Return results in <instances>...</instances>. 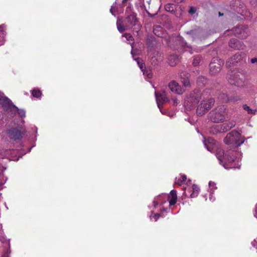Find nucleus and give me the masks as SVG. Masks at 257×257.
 Segmentation results:
<instances>
[{"label":"nucleus","mask_w":257,"mask_h":257,"mask_svg":"<svg viewBox=\"0 0 257 257\" xmlns=\"http://www.w3.org/2000/svg\"><path fill=\"white\" fill-rule=\"evenodd\" d=\"M240 138L241 135L237 131H233L228 133L224 139V142L227 145V147L225 151L218 149L216 152L217 158L220 160L223 158L228 162L241 160L242 154L236 149L244 142V140H241Z\"/></svg>","instance_id":"nucleus-1"},{"label":"nucleus","mask_w":257,"mask_h":257,"mask_svg":"<svg viewBox=\"0 0 257 257\" xmlns=\"http://www.w3.org/2000/svg\"><path fill=\"white\" fill-rule=\"evenodd\" d=\"M126 17L124 19L122 17H118L116 21L117 30L120 33L127 30L131 27L136 25L138 22L137 14L133 12L131 5L129 4L126 10Z\"/></svg>","instance_id":"nucleus-2"},{"label":"nucleus","mask_w":257,"mask_h":257,"mask_svg":"<svg viewBox=\"0 0 257 257\" xmlns=\"http://www.w3.org/2000/svg\"><path fill=\"white\" fill-rule=\"evenodd\" d=\"M227 107L225 105H218L209 113V117L212 121L218 123L225 120L227 118Z\"/></svg>","instance_id":"nucleus-3"},{"label":"nucleus","mask_w":257,"mask_h":257,"mask_svg":"<svg viewBox=\"0 0 257 257\" xmlns=\"http://www.w3.org/2000/svg\"><path fill=\"white\" fill-rule=\"evenodd\" d=\"M245 80V72L242 70L235 69L232 70L227 77V81L230 84L238 87L243 86Z\"/></svg>","instance_id":"nucleus-4"},{"label":"nucleus","mask_w":257,"mask_h":257,"mask_svg":"<svg viewBox=\"0 0 257 257\" xmlns=\"http://www.w3.org/2000/svg\"><path fill=\"white\" fill-rule=\"evenodd\" d=\"M207 93L208 91L206 90L204 91L203 92L198 90L192 91L186 96L184 102V105L190 109L194 108L196 104L202 99V96L205 95Z\"/></svg>","instance_id":"nucleus-5"},{"label":"nucleus","mask_w":257,"mask_h":257,"mask_svg":"<svg viewBox=\"0 0 257 257\" xmlns=\"http://www.w3.org/2000/svg\"><path fill=\"white\" fill-rule=\"evenodd\" d=\"M205 95L202 96L201 102L198 105L196 113L198 115H202L207 112L214 105L215 100L213 98L206 99Z\"/></svg>","instance_id":"nucleus-6"},{"label":"nucleus","mask_w":257,"mask_h":257,"mask_svg":"<svg viewBox=\"0 0 257 257\" xmlns=\"http://www.w3.org/2000/svg\"><path fill=\"white\" fill-rule=\"evenodd\" d=\"M235 125V122L233 121L226 122L222 124L214 125L211 128V133L216 135L218 133H223L230 130Z\"/></svg>","instance_id":"nucleus-7"},{"label":"nucleus","mask_w":257,"mask_h":257,"mask_svg":"<svg viewBox=\"0 0 257 257\" xmlns=\"http://www.w3.org/2000/svg\"><path fill=\"white\" fill-rule=\"evenodd\" d=\"M163 196H165L168 198V201L169 202V204L170 206H173L175 205L177 202V192L175 190H172L171 191L169 195H160L158 196L157 198H155V200L153 201L154 206L155 208L157 207V205L159 203H163L165 202H161V200L162 197Z\"/></svg>","instance_id":"nucleus-8"},{"label":"nucleus","mask_w":257,"mask_h":257,"mask_svg":"<svg viewBox=\"0 0 257 257\" xmlns=\"http://www.w3.org/2000/svg\"><path fill=\"white\" fill-rule=\"evenodd\" d=\"M155 96L156 99V101L157 103L158 107L160 109L161 112L163 114L164 113L161 110V108L162 107V104L170 102V99L167 95V94L166 91L162 90L160 92H155Z\"/></svg>","instance_id":"nucleus-9"},{"label":"nucleus","mask_w":257,"mask_h":257,"mask_svg":"<svg viewBox=\"0 0 257 257\" xmlns=\"http://www.w3.org/2000/svg\"><path fill=\"white\" fill-rule=\"evenodd\" d=\"M224 64V61L218 58H214L209 65L210 72L212 75L218 73Z\"/></svg>","instance_id":"nucleus-10"},{"label":"nucleus","mask_w":257,"mask_h":257,"mask_svg":"<svg viewBox=\"0 0 257 257\" xmlns=\"http://www.w3.org/2000/svg\"><path fill=\"white\" fill-rule=\"evenodd\" d=\"M0 104L6 110L16 112L17 107L13 104L12 101L4 94H0Z\"/></svg>","instance_id":"nucleus-11"},{"label":"nucleus","mask_w":257,"mask_h":257,"mask_svg":"<svg viewBox=\"0 0 257 257\" xmlns=\"http://www.w3.org/2000/svg\"><path fill=\"white\" fill-rule=\"evenodd\" d=\"M232 31L236 36L241 39L246 38L249 34L248 28L244 25L237 26Z\"/></svg>","instance_id":"nucleus-12"},{"label":"nucleus","mask_w":257,"mask_h":257,"mask_svg":"<svg viewBox=\"0 0 257 257\" xmlns=\"http://www.w3.org/2000/svg\"><path fill=\"white\" fill-rule=\"evenodd\" d=\"M25 130H20L15 128H11L7 131V135L9 138L14 141L20 140L25 134Z\"/></svg>","instance_id":"nucleus-13"},{"label":"nucleus","mask_w":257,"mask_h":257,"mask_svg":"<svg viewBox=\"0 0 257 257\" xmlns=\"http://www.w3.org/2000/svg\"><path fill=\"white\" fill-rule=\"evenodd\" d=\"M245 54L244 52H237L227 61L226 65L227 67H230L232 65H235L237 63L243 60V59H245Z\"/></svg>","instance_id":"nucleus-14"},{"label":"nucleus","mask_w":257,"mask_h":257,"mask_svg":"<svg viewBox=\"0 0 257 257\" xmlns=\"http://www.w3.org/2000/svg\"><path fill=\"white\" fill-rule=\"evenodd\" d=\"M121 4L119 0H116L115 3L111 7L110 12L112 15L115 16L117 14H121L123 11L124 6Z\"/></svg>","instance_id":"nucleus-15"},{"label":"nucleus","mask_w":257,"mask_h":257,"mask_svg":"<svg viewBox=\"0 0 257 257\" xmlns=\"http://www.w3.org/2000/svg\"><path fill=\"white\" fill-rule=\"evenodd\" d=\"M149 56L151 57L152 63L154 65L158 64V59H160L161 56L160 53L153 47H151L148 51Z\"/></svg>","instance_id":"nucleus-16"},{"label":"nucleus","mask_w":257,"mask_h":257,"mask_svg":"<svg viewBox=\"0 0 257 257\" xmlns=\"http://www.w3.org/2000/svg\"><path fill=\"white\" fill-rule=\"evenodd\" d=\"M169 87L170 90L178 94H182L184 91L185 89L179 85L175 81H172L169 84Z\"/></svg>","instance_id":"nucleus-17"},{"label":"nucleus","mask_w":257,"mask_h":257,"mask_svg":"<svg viewBox=\"0 0 257 257\" xmlns=\"http://www.w3.org/2000/svg\"><path fill=\"white\" fill-rule=\"evenodd\" d=\"M218 159L220 161V163H222V165L226 169L228 168H239L240 165L239 164V162L241 160H239L238 161L235 160V161L232 162H228L226 160H225L223 158H222L221 160H220L218 158Z\"/></svg>","instance_id":"nucleus-18"},{"label":"nucleus","mask_w":257,"mask_h":257,"mask_svg":"<svg viewBox=\"0 0 257 257\" xmlns=\"http://www.w3.org/2000/svg\"><path fill=\"white\" fill-rule=\"evenodd\" d=\"M228 44L230 47L235 50H243L245 47L242 42L235 38L230 39Z\"/></svg>","instance_id":"nucleus-19"},{"label":"nucleus","mask_w":257,"mask_h":257,"mask_svg":"<svg viewBox=\"0 0 257 257\" xmlns=\"http://www.w3.org/2000/svg\"><path fill=\"white\" fill-rule=\"evenodd\" d=\"M190 189V190H188L189 194H187L186 191L184 192L186 196L189 195L190 198H195L198 196L199 192V189L197 185L194 184Z\"/></svg>","instance_id":"nucleus-20"},{"label":"nucleus","mask_w":257,"mask_h":257,"mask_svg":"<svg viewBox=\"0 0 257 257\" xmlns=\"http://www.w3.org/2000/svg\"><path fill=\"white\" fill-rule=\"evenodd\" d=\"M5 27L4 25L0 26V45H4L5 43V38L6 35V33L4 30Z\"/></svg>","instance_id":"nucleus-21"},{"label":"nucleus","mask_w":257,"mask_h":257,"mask_svg":"<svg viewBox=\"0 0 257 257\" xmlns=\"http://www.w3.org/2000/svg\"><path fill=\"white\" fill-rule=\"evenodd\" d=\"M214 140L212 139H208L207 140H205L204 142V144L206 148V149L211 151L212 149V145L213 144Z\"/></svg>","instance_id":"nucleus-22"},{"label":"nucleus","mask_w":257,"mask_h":257,"mask_svg":"<svg viewBox=\"0 0 257 257\" xmlns=\"http://www.w3.org/2000/svg\"><path fill=\"white\" fill-rule=\"evenodd\" d=\"M122 37H125L128 43L131 44L133 47V45L134 43V39L132 35L129 33H125L122 35Z\"/></svg>","instance_id":"nucleus-23"},{"label":"nucleus","mask_w":257,"mask_h":257,"mask_svg":"<svg viewBox=\"0 0 257 257\" xmlns=\"http://www.w3.org/2000/svg\"><path fill=\"white\" fill-rule=\"evenodd\" d=\"M218 98L222 102H229V96L225 93L220 94Z\"/></svg>","instance_id":"nucleus-24"},{"label":"nucleus","mask_w":257,"mask_h":257,"mask_svg":"<svg viewBox=\"0 0 257 257\" xmlns=\"http://www.w3.org/2000/svg\"><path fill=\"white\" fill-rule=\"evenodd\" d=\"M31 94L33 97L38 98H40L42 95L41 91L38 89H34L31 90Z\"/></svg>","instance_id":"nucleus-25"},{"label":"nucleus","mask_w":257,"mask_h":257,"mask_svg":"<svg viewBox=\"0 0 257 257\" xmlns=\"http://www.w3.org/2000/svg\"><path fill=\"white\" fill-rule=\"evenodd\" d=\"M242 107L244 110L247 111L248 114H254L256 112V109L250 108V107L246 104L243 105Z\"/></svg>","instance_id":"nucleus-26"},{"label":"nucleus","mask_w":257,"mask_h":257,"mask_svg":"<svg viewBox=\"0 0 257 257\" xmlns=\"http://www.w3.org/2000/svg\"><path fill=\"white\" fill-rule=\"evenodd\" d=\"M12 112V115L11 116V117H13L15 114H16V112H18V113L19 114V115L21 117H25V113H26V112L24 110V109H18V108L17 107V110L15 112L14 111H11Z\"/></svg>","instance_id":"nucleus-27"},{"label":"nucleus","mask_w":257,"mask_h":257,"mask_svg":"<svg viewBox=\"0 0 257 257\" xmlns=\"http://www.w3.org/2000/svg\"><path fill=\"white\" fill-rule=\"evenodd\" d=\"M3 167L0 165V185H2L6 183V179L4 178L3 175Z\"/></svg>","instance_id":"nucleus-28"},{"label":"nucleus","mask_w":257,"mask_h":257,"mask_svg":"<svg viewBox=\"0 0 257 257\" xmlns=\"http://www.w3.org/2000/svg\"><path fill=\"white\" fill-rule=\"evenodd\" d=\"M241 99L238 95H232L229 96V102H235Z\"/></svg>","instance_id":"nucleus-29"},{"label":"nucleus","mask_w":257,"mask_h":257,"mask_svg":"<svg viewBox=\"0 0 257 257\" xmlns=\"http://www.w3.org/2000/svg\"><path fill=\"white\" fill-rule=\"evenodd\" d=\"M169 60L170 61V65L171 66H174L176 64V61H178V59L176 56L172 55L170 57Z\"/></svg>","instance_id":"nucleus-30"},{"label":"nucleus","mask_w":257,"mask_h":257,"mask_svg":"<svg viewBox=\"0 0 257 257\" xmlns=\"http://www.w3.org/2000/svg\"><path fill=\"white\" fill-rule=\"evenodd\" d=\"M201 60V57L199 55L194 57L192 64L194 66H196L199 65Z\"/></svg>","instance_id":"nucleus-31"},{"label":"nucleus","mask_w":257,"mask_h":257,"mask_svg":"<svg viewBox=\"0 0 257 257\" xmlns=\"http://www.w3.org/2000/svg\"><path fill=\"white\" fill-rule=\"evenodd\" d=\"M142 72H143V74L144 75L147 76L148 78H152V77L153 76V74H152V71L150 70L147 69H143V71H142Z\"/></svg>","instance_id":"nucleus-32"},{"label":"nucleus","mask_w":257,"mask_h":257,"mask_svg":"<svg viewBox=\"0 0 257 257\" xmlns=\"http://www.w3.org/2000/svg\"><path fill=\"white\" fill-rule=\"evenodd\" d=\"M135 60L137 61V62L139 67L141 69L142 71H143L144 64L142 62V61H143L140 58H136Z\"/></svg>","instance_id":"nucleus-33"},{"label":"nucleus","mask_w":257,"mask_h":257,"mask_svg":"<svg viewBox=\"0 0 257 257\" xmlns=\"http://www.w3.org/2000/svg\"><path fill=\"white\" fill-rule=\"evenodd\" d=\"M182 83L184 87H187L190 86V81L187 78H183Z\"/></svg>","instance_id":"nucleus-34"},{"label":"nucleus","mask_w":257,"mask_h":257,"mask_svg":"<svg viewBox=\"0 0 257 257\" xmlns=\"http://www.w3.org/2000/svg\"><path fill=\"white\" fill-rule=\"evenodd\" d=\"M165 10L168 12H172L174 11L173 5L170 4H167L165 7Z\"/></svg>","instance_id":"nucleus-35"},{"label":"nucleus","mask_w":257,"mask_h":257,"mask_svg":"<svg viewBox=\"0 0 257 257\" xmlns=\"http://www.w3.org/2000/svg\"><path fill=\"white\" fill-rule=\"evenodd\" d=\"M187 33L193 40L194 39V36L196 35V31L195 30H191L190 31L187 32Z\"/></svg>","instance_id":"nucleus-36"},{"label":"nucleus","mask_w":257,"mask_h":257,"mask_svg":"<svg viewBox=\"0 0 257 257\" xmlns=\"http://www.w3.org/2000/svg\"><path fill=\"white\" fill-rule=\"evenodd\" d=\"M206 82V78L204 77L201 76L199 77L197 80V82L198 83H201L203 85Z\"/></svg>","instance_id":"nucleus-37"},{"label":"nucleus","mask_w":257,"mask_h":257,"mask_svg":"<svg viewBox=\"0 0 257 257\" xmlns=\"http://www.w3.org/2000/svg\"><path fill=\"white\" fill-rule=\"evenodd\" d=\"M196 12V9L193 7H190L188 13L192 15L194 14Z\"/></svg>","instance_id":"nucleus-38"},{"label":"nucleus","mask_w":257,"mask_h":257,"mask_svg":"<svg viewBox=\"0 0 257 257\" xmlns=\"http://www.w3.org/2000/svg\"><path fill=\"white\" fill-rule=\"evenodd\" d=\"M215 185H216V184H215V183L214 182H213L210 181V182H209V188H210V189H211V188H213V191H214L215 189H216V188H217V187H216Z\"/></svg>","instance_id":"nucleus-39"},{"label":"nucleus","mask_w":257,"mask_h":257,"mask_svg":"<svg viewBox=\"0 0 257 257\" xmlns=\"http://www.w3.org/2000/svg\"><path fill=\"white\" fill-rule=\"evenodd\" d=\"M213 193V188H211V190H210V195H209V196H210L209 199L211 201H213L215 200L214 198H213V196H212Z\"/></svg>","instance_id":"nucleus-40"},{"label":"nucleus","mask_w":257,"mask_h":257,"mask_svg":"<svg viewBox=\"0 0 257 257\" xmlns=\"http://www.w3.org/2000/svg\"><path fill=\"white\" fill-rule=\"evenodd\" d=\"M11 252L10 250L7 249V250L4 253L2 257H9V254Z\"/></svg>","instance_id":"nucleus-41"},{"label":"nucleus","mask_w":257,"mask_h":257,"mask_svg":"<svg viewBox=\"0 0 257 257\" xmlns=\"http://www.w3.org/2000/svg\"><path fill=\"white\" fill-rule=\"evenodd\" d=\"M130 0H119V2L123 4L124 6H127V2L130 1Z\"/></svg>","instance_id":"nucleus-42"},{"label":"nucleus","mask_w":257,"mask_h":257,"mask_svg":"<svg viewBox=\"0 0 257 257\" xmlns=\"http://www.w3.org/2000/svg\"><path fill=\"white\" fill-rule=\"evenodd\" d=\"M172 99L174 105H177L179 103V101L177 98H173Z\"/></svg>","instance_id":"nucleus-43"},{"label":"nucleus","mask_w":257,"mask_h":257,"mask_svg":"<svg viewBox=\"0 0 257 257\" xmlns=\"http://www.w3.org/2000/svg\"><path fill=\"white\" fill-rule=\"evenodd\" d=\"M183 182L182 180L181 179V178H176V180L175 183L176 184H178L179 185H181V183Z\"/></svg>","instance_id":"nucleus-44"},{"label":"nucleus","mask_w":257,"mask_h":257,"mask_svg":"<svg viewBox=\"0 0 257 257\" xmlns=\"http://www.w3.org/2000/svg\"><path fill=\"white\" fill-rule=\"evenodd\" d=\"M160 216V215L159 214H155L154 216H153V217L155 219V221H156L159 219Z\"/></svg>","instance_id":"nucleus-45"},{"label":"nucleus","mask_w":257,"mask_h":257,"mask_svg":"<svg viewBox=\"0 0 257 257\" xmlns=\"http://www.w3.org/2000/svg\"><path fill=\"white\" fill-rule=\"evenodd\" d=\"M181 179L182 180L183 182H184L187 179V177L185 175H181Z\"/></svg>","instance_id":"nucleus-46"},{"label":"nucleus","mask_w":257,"mask_h":257,"mask_svg":"<svg viewBox=\"0 0 257 257\" xmlns=\"http://www.w3.org/2000/svg\"><path fill=\"white\" fill-rule=\"evenodd\" d=\"M251 63H257V58H252L250 60Z\"/></svg>","instance_id":"nucleus-47"},{"label":"nucleus","mask_w":257,"mask_h":257,"mask_svg":"<svg viewBox=\"0 0 257 257\" xmlns=\"http://www.w3.org/2000/svg\"><path fill=\"white\" fill-rule=\"evenodd\" d=\"M254 216L257 218V204L255 207Z\"/></svg>","instance_id":"nucleus-48"},{"label":"nucleus","mask_w":257,"mask_h":257,"mask_svg":"<svg viewBox=\"0 0 257 257\" xmlns=\"http://www.w3.org/2000/svg\"><path fill=\"white\" fill-rule=\"evenodd\" d=\"M240 13L241 15H242V16L245 15V16H248V15H246V14H245H245H244L243 10H242V11H241V12H240Z\"/></svg>","instance_id":"nucleus-49"},{"label":"nucleus","mask_w":257,"mask_h":257,"mask_svg":"<svg viewBox=\"0 0 257 257\" xmlns=\"http://www.w3.org/2000/svg\"><path fill=\"white\" fill-rule=\"evenodd\" d=\"M7 244H8V247L10 248V240H8L7 242Z\"/></svg>","instance_id":"nucleus-50"},{"label":"nucleus","mask_w":257,"mask_h":257,"mask_svg":"<svg viewBox=\"0 0 257 257\" xmlns=\"http://www.w3.org/2000/svg\"><path fill=\"white\" fill-rule=\"evenodd\" d=\"M6 153H7L6 154V155H8V154L9 153V152H11V151H10V150H6Z\"/></svg>","instance_id":"nucleus-51"},{"label":"nucleus","mask_w":257,"mask_h":257,"mask_svg":"<svg viewBox=\"0 0 257 257\" xmlns=\"http://www.w3.org/2000/svg\"><path fill=\"white\" fill-rule=\"evenodd\" d=\"M5 240V238H1V241H2V242H3V243L4 242Z\"/></svg>","instance_id":"nucleus-52"},{"label":"nucleus","mask_w":257,"mask_h":257,"mask_svg":"<svg viewBox=\"0 0 257 257\" xmlns=\"http://www.w3.org/2000/svg\"><path fill=\"white\" fill-rule=\"evenodd\" d=\"M184 72L181 73V74H180V76L182 77V74H184Z\"/></svg>","instance_id":"nucleus-53"},{"label":"nucleus","mask_w":257,"mask_h":257,"mask_svg":"<svg viewBox=\"0 0 257 257\" xmlns=\"http://www.w3.org/2000/svg\"><path fill=\"white\" fill-rule=\"evenodd\" d=\"M189 52H190V54H192V53H193V52H192V50H189Z\"/></svg>","instance_id":"nucleus-54"},{"label":"nucleus","mask_w":257,"mask_h":257,"mask_svg":"<svg viewBox=\"0 0 257 257\" xmlns=\"http://www.w3.org/2000/svg\"><path fill=\"white\" fill-rule=\"evenodd\" d=\"M204 198H205V200H207V198H206V195H205V196H204Z\"/></svg>","instance_id":"nucleus-55"},{"label":"nucleus","mask_w":257,"mask_h":257,"mask_svg":"<svg viewBox=\"0 0 257 257\" xmlns=\"http://www.w3.org/2000/svg\"><path fill=\"white\" fill-rule=\"evenodd\" d=\"M222 15H223L222 14H221L220 13H219V16H222Z\"/></svg>","instance_id":"nucleus-56"},{"label":"nucleus","mask_w":257,"mask_h":257,"mask_svg":"<svg viewBox=\"0 0 257 257\" xmlns=\"http://www.w3.org/2000/svg\"><path fill=\"white\" fill-rule=\"evenodd\" d=\"M248 14H249V17L250 15V13L249 12H248Z\"/></svg>","instance_id":"nucleus-57"},{"label":"nucleus","mask_w":257,"mask_h":257,"mask_svg":"<svg viewBox=\"0 0 257 257\" xmlns=\"http://www.w3.org/2000/svg\"><path fill=\"white\" fill-rule=\"evenodd\" d=\"M1 118H2V117H1V116H0V120L1 119ZM1 124V123H0V124Z\"/></svg>","instance_id":"nucleus-58"}]
</instances>
